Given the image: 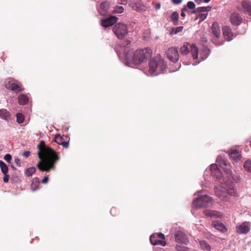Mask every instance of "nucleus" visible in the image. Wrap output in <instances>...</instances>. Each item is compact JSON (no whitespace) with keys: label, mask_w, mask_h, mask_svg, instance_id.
Instances as JSON below:
<instances>
[{"label":"nucleus","mask_w":251,"mask_h":251,"mask_svg":"<svg viewBox=\"0 0 251 251\" xmlns=\"http://www.w3.org/2000/svg\"><path fill=\"white\" fill-rule=\"evenodd\" d=\"M204 0V1L205 2L207 3V2H208L210 0Z\"/></svg>","instance_id":"51"},{"label":"nucleus","mask_w":251,"mask_h":251,"mask_svg":"<svg viewBox=\"0 0 251 251\" xmlns=\"http://www.w3.org/2000/svg\"><path fill=\"white\" fill-rule=\"evenodd\" d=\"M18 102L21 105H25L27 103L28 101V97L24 94H21L18 98Z\"/></svg>","instance_id":"25"},{"label":"nucleus","mask_w":251,"mask_h":251,"mask_svg":"<svg viewBox=\"0 0 251 251\" xmlns=\"http://www.w3.org/2000/svg\"><path fill=\"white\" fill-rule=\"evenodd\" d=\"M212 31L215 37V39H213V42L218 46L222 45L223 41L220 42L217 41V39H218L221 35V31L218 23H214L213 24L212 26Z\"/></svg>","instance_id":"11"},{"label":"nucleus","mask_w":251,"mask_h":251,"mask_svg":"<svg viewBox=\"0 0 251 251\" xmlns=\"http://www.w3.org/2000/svg\"><path fill=\"white\" fill-rule=\"evenodd\" d=\"M16 117H17V122L21 124L23 123L25 118L24 115L21 113H17L16 114Z\"/></svg>","instance_id":"33"},{"label":"nucleus","mask_w":251,"mask_h":251,"mask_svg":"<svg viewBox=\"0 0 251 251\" xmlns=\"http://www.w3.org/2000/svg\"><path fill=\"white\" fill-rule=\"evenodd\" d=\"M119 4L125 5L127 2V0H118Z\"/></svg>","instance_id":"42"},{"label":"nucleus","mask_w":251,"mask_h":251,"mask_svg":"<svg viewBox=\"0 0 251 251\" xmlns=\"http://www.w3.org/2000/svg\"><path fill=\"white\" fill-rule=\"evenodd\" d=\"M241 18L238 14L233 13L231 16V22L233 25H238L241 22Z\"/></svg>","instance_id":"23"},{"label":"nucleus","mask_w":251,"mask_h":251,"mask_svg":"<svg viewBox=\"0 0 251 251\" xmlns=\"http://www.w3.org/2000/svg\"><path fill=\"white\" fill-rule=\"evenodd\" d=\"M0 167L1 172L3 174H7L8 167L6 164L1 160H0Z\"/></svg>","instance_id":"28"},{"label":"nucleus","mask_w":251,"mask_h":251,"mask_svg":"<svg viewBox=\"0 0 251 251\" xmlns=\"http://www.w3.org/2000/svg\"><path fill=\"white\" fill-rule=\"evenodd\" d=\"M109 8V2L105 1L101 3L100 7L98 10L99 13L102 16H106L109 13L108 12Z\"/></svg>","instance_id":"16"},{"label":"nucleus","mask_w":251,"mask_h":251,"mask_svg":"<svg viewBox=\"0 0 251 251\" xmlns=\"http://www.w3.org/2000/svg\"><path fill=\"white\" fill-rule=\"evenodd\" d=\"M61 145H63L65 148H67L69 147V143L68 141H63Z\"/></svg>","instance_id":"41"},{"label":"nucleus","mask_w":251,"mask_h":251,"mask_svg":"<svg viewBox=\"0 0 251 251\" xmlns=\"http://www.w3.org/2000/svg\"><path fill=\"white\" fill-rule=\"evenodd\" d=\"M244 167L246 171L251 172V161L250 160L246 161L244 163Z\"/></svg>","instance_id":"31"},{"label":"nucleus","mask_w":251,"mask_h":251,"mask_svg":"<svg viewBox=\"0 0 251 251\" xmlns=\"http://www.w3.org/2000/svg\"><path fill=\"white\" fill-rule=\"evenodd\" d=\"M37 153L39 161L37 167L41 171L49 172L50 170H54V165L59 160V157L52 149L45 146V143L42 141L38 145Z\"/></svg>","instance_id":"2"},{"label":"nucleus","mask_w":251,"mask_h":251,"mask_svg":"<svg viewBox=\"0 0 251 251\" xmlns=\"http://www.w3.org/2000/svg\"><path fill=\"white\" fill-rule=\"evenodd\" d=\"M243 11L245 13L251 15V1L245 0L241 3Z\"/></svg>","instance_id":"18"},{"label":"nucleus","mask_w":251,"mask_h":251,"mask_svg":"<svg viewBox=\"0 0 251 251\" xmlns=\"http://www.w3.org/2000/svg\"><path fill=\"white\" fill-rule=\"evenodd\" d=\"M187 6L186 5H184L182 9V11L184 12L187 10Z\"/></svg>","instance_id":"49"},{"label":"nucleus","mask_w":251,"mask_h":251,"mask_svg":"<svg viewBox=\"0 0 251 251\" xmlns=\"http://www.w3.org/2000/svg\"><path fill=\"white\" fill-rule=\"evenodd\" d=\"M4 176L3 177V181L4 182H7L8 181V180H9V175H7V174H4Z\"/></svg>","instance_id":"40"},{"label":"nucleus","mask_w":251,"mask_h":251,"mask_svg":"<svg viewBox=\"0 0 251 251\" xmlns=\"http://www.w3.org/2000/svg\"><path fill=\"white\" fill-rule=\"evenodd\" d=\"M4 159L7 162H10V160H11V155L10 154H6L4 156Z\"/></svg>","instance_id":"39"},{"label":"nucleus","mask_w":251,"mask_h":251,"mask_svg":"<svg viewBox=\"0 0 251 251\" xmlns=\"http://www.w3.org/2000/svg\"><path fill=\"white\" fill-rule=\"evenodd\" d=\"M124 9L122 6H117L114 8L113 11L114 13L120 14L124 12Z\"/></svg>","instance_id":"32"},{"label":"nucleus","mask_w":251,"mask_h":251,"mask_svg":"<svg viewBox=\"0 0 251 251\" xmlns=\"http://www.w3.org/2000/svg\"><path fill=\"white\" fill-rule=\"evenodd\" d=\"M175 237L176 240L178 242H180L186 245L189 242L187 235L181 231H176Z\"/></svg>","instance_id":"14"},{"label":"nucleus","mask_w":251,"mask_h":251,"mask_svg":"<svg viewBox=\"0 0 251 251\" xmlns=\"http://www.w3.org/2000/svg\"><path fill=\"white\" fill-rule=\"evenodd\" d=\"M172 1L174 4L178 5L182 2V0H172Z\"/></svg>","instance_id":"45"},{"label":"nucleus","mask_w":251,"mask_h":251,"mask_svg":"<svg viewBox=\"0 0 251 251\" xmlns=\"http://www.w3.org/2000/svg\"><path fill=\"white\" fill-rule=\"evenodd\" d=\"M63 142V138L61 136L58 135L56 136L55 137V142L57 143L58 144L61 145V143Z\"/></svg>","instance_id":"37"},{"label":"nucleus","mask_w":251,"mask_h":251,"mask_svg":"<svg viewBox=\"0 0 251 251\" xmlns=\"http://www.w3.org/2000/svg\"><path fill=\"white\" fill-rule=\"evenodd\" d=\"M113 31L119 39L124 38L128 32L127 25L121 23L115 25Z\"/></svg>","instance_id":"8"},{"label":"nucleus","mask_w":251,"mask_h":251,"mask_svg":"<svg viewBox=\"0 0 251 251\" xmlns=\"http://www.w3.org/2000/svg\"><path fill=\"white\" fill-rule=\"evenodd\" d=\"M155 8L156 9V10H158L161 7V5L159 3H157L155 4Z\"/></svg>","instance_id":"47"},{"label":"nucleus","mask_w":251,"mask_h":251,"mask_svg":"<svg viewBox=\"0 0 251 251\" xmlns=\"http://www.w3.org/2000/svg\"><path fill=\"white\" fill-rule=\"evenodd\" d=\"M203 213L205 216L212 218H219L222 216V214L218 212L209 210H205Z\"/></svg>","instance_id":"22"},{"label":"nucleus","mask_w":251,"mask_h":251,"mask_svg":"<svg viewBox=\"0 0 251 251\" xmlns=\"http://www.w3.org/2000/svg\"><path fill=\"white\" fill-rule=\"evenodd\" d=\"M36 171L35 167H30L26 169L25 174L27 176H31Z\"/></svg>","instance_id":"34"},{"label":"nucleus","mask_w":251,"mask_h":251,"mask_svg":"<svg viewBox=\"0 0 251 251\" xmlns=\"http://www.w3.org/2000/svg\"><path fill=\"white\" fill-rule=\"evenodd\" d=\"M211 7L210 6L207 7H201L197 8V10L199 12H208L210 11Z\"/></svg>","instance_id":"36"},{"label":"nucleus","mask_w":251,"mask_h":251,"mask_svg":"<svg viewBox=\"0 0 251 251\" xmlns=\"http://www.w3.org/2000/svg\"><path fill=\"white\" fill-rule=\"evenodd\" d=\"M30 153V152L29 151H25L23 153V155L27 158L29 156Z\"/></svg>","instance_id":"44"},{"label":"nucleus","mask_w":251,"mask_h":251,"mask_svg":"<svg viewBox=\"0 0 251 251\" xmlns=\"http://www.w3.org/2000/svg\"><path fill=\"white\" fill-rule=\"evenodd\" d=\"M213 205L212 199L207 195H202L196 198L193 202V208L211 207Z\"/></svg>","instance_id":"6"},{"label":"nucleus","mask_w":251,"mask_h":251,"mask_svg":"<svg viewBox=\"0 0 251 251\" xmlns=\"http://www.w3.org/2000/svg\"><path fill=\"white\" fill-rule=\"evenodd\" d=\"M150 241L153 245H161L165 246L166 245L165 241V236L162 233H154L150 237Z\"/></svg>","instance_id":"9"},{"label":"nucleus","mask_w":251,"mask_h":251,"mask_svg":"<svg viewBox=\"0 0 251 251\" xmlns=\"http://www.w3.org/2000/svg\"><path fill=\"white\" fill-rule=\"evenodd\" d=\"M212 226L216 230L224 232L226 230L224 225L218 221H213L212 224Z\"/></svg>","instance_id":"21"},{"label":"nucleus","mask_w":251,"mask_h":251,"mask_svg":"<svg viewBox=\"0 0 251 251\" xmlns=\"http://www.w3.org/2000/svg\"><path fill=\"white\" fill-rule=\"evenodd\" d=\"M181 16L182 17H185V14L184 12L182 11V12L181 13Z\"/></svg>","instance_id":"50"},{"label":"nucleus","mask_w":251,"mask_h":251,"mask_svg":"<svg viewBox=\"0 0 251 251\" xmlns=\"http://www.w3.org/2000/svg\"><path fill=\"white\" fill-rule=\"evenodd\" d=\"M199 203H203V202H202V201H200V202H199Z\"/></svg>","instance_id":"52"},{"label":"nucleus","mask_w":251,"mask_h":251,"mask_svg":"<svg viewBox=\"0 0 251 251\" xmlns=\"http://www.w3.org/2000/svg\"><path fill=\"white\" fill-rule=\"evenodd\" d=\"M183 29L182 26H178L176 27L173 28L172 29V31L171 32V34H176L178 32H180L182 31Z\"/></svg>","instance_id":"35"},{"label":"nucleus","mask_w":251,"mask_h":251,"mask_svg":"<svg viewBox=\"0 0 251 251\" xmlns=\"http://www.w3.org/2000/svg\"><path fill=\"white\" fill-rule=\"evenodd\" d=\"M228 154L230 156V158L236 162L239 161L241 158L240 153L236 149H231L228 152Z\"/></svg>","instance_id":"19"},{"label":"nucleus","mask_w":251,"mask_h":251,"mask_svg":"<svg viewBox=\"0 0 251 251\" xmlns=\"http://www.w3.org/2000/svg\"><path fill=\"white\" fill-rule=\"evenodd\" d=\"M223 33L226 40L228 41L231 40L234 37V35L231 31V28L228 26H224L223 28Z\"/></svg>","instance_id":"17"},{"label":"nucleus","mask_w":251,"mask_h":251,"mask_svg":"<svg viewBox=\"0 0 251 251\" xmlns=\"http://www.w3.org/2000/svg\"><path fill=\"white\" fill-rule=\"evenodd\" d=\"M10 114L7 110L5 109H0V117L6 121L10 119Z\"/></svg>","instance_id":"24"},{"label":"nucleus","mask_w":251,"mask_h":251,"mask_svg":"<svg viewBox=\"0 0 251 251\" xmlns=\"http://www.w3.org/2000/svg\"><path fill=\"white\" fill-rule=\"evenodd\" d=\"M149 67L150 75H156L163 73L166 70L167 65L163 59L157 58L151 60Z\"/></svg>","instance_id":"5"},{"label":"nucleus","mask_w":251,"mask_h":251,"mask_svg":"<svg viewBox=\"0 0 251 251\" xmlns=\"http://www.w3.org/2000/svg\"><path fill=\"white\" fill-rule=\"evenodd\" d=\"M210 172L211 176L220 183L222 185L219 187L216 186L214 189L215 193L222 201H226L229 198L234 195L235 190L234 189L235 180L232 177L229 178L228 180H225L222 177V173L217 164H212L209 169H206L205 173Z\"/></svg>","instance_id":"1"},{"label":"nucleus","mask_w":251,"mask_h":251,"mask_svg":"<svg viewBox=\"0 0 251 251\" xmlns=\"http://www.w3.org/2000/svg\"><path fill=\"white\" fill-rule=\"evenodd\" d=\"M168 58L173 62H176L179 59V55L177 49L175 48H170L167 51Z\"/></svg>","instance_id":"13"},{"label":"nucleus","mask_w":251,"mask_h":251,"mask_svg":"<svg viewBox=\"0 0 251 251\" xmlns=\"http://www.w3.org/2000/svg\"><path fill=\"white\" fill-rule=\"evenodd\" d=\"M178 13L176 11L174 12L171 15V20L176 25H178Z\"/></svg>","instance_id":"27"},{"label":"nucleus","mask_w":251,"mask_h":251,"mask_svg":"<svg viewBox=\"0 0 251 251\" xmlns=\"http://www.w3.org/2000/svg\"><path fill=\"white\" fill-rule=\"evenodd\" d=\"M38 178H35L33 179L31 184V189L33 191H35L36 190L38 189L39 183L38 182Z\"/></svg>","instance_id":"29"},{"label":"nucleus","mask_w":251,"mask_h":251,"mask_svg":"<svg viewBox=\"0 0 251 251\" xmlns=\"http://www.w3.org/2000/svg\"><path fill=\"white\" fill-rule=\"evenodd\" d=\"M187 6L190 9H193L195 8L196 5L194 2L189 1L187 3Z\"/></svg>","instance_id":"38"},{"label":"nucleus","mask_w":251,"mask_h":251,"mask_svg":"<svg viewBox=\"0 0 251 251\" xmlns=\"http://www.w3.org/2000/svg\"><path fill=\"white\" fill-rule=\"evenodd\" d=\"M48 176H46L42 179V182L43 183H46L48 182Z\"/></svg>","instance_id":"46"},{"label":"nucleus","mask_w":251,"mask_h":251,"mask_svg":"<svg viewBox=\"0 0 251 251\" xmlns=\"http://www.w3.org/2000/svg\"><path fill=\"white\" fill-rule=\"evenodd\" d=\"M6 88L18 93L23 90L22 84L18 81L12 78L8 79L5 84Z\"/></svg>","instance_id":"10"},{"label":"nucleus","mask_w":251,"mask_h":251,"mask_svg":"<svg viewBox=\"0 0 251 251\" xmlns=\"http://www.w3.org/2000/svg\"><path fill=\"white\" fill-rule=\"evenodd\" d=\"M206 16H207L206 14H201V18L202 20H204L206 18Z\"/></svg>","instance_id":"48"},{"label":"nucleus","mask_w":251,"mask_h":251,"mask_svg":"<svg viewBox=\"0 0 251 251\" xmlns=\"http://www.w3.org/2000/svg\"><path fill=\"white\" fill-rule=\"evenodd\" d=\"M216 162L227 175L226 178H225L223 177V175L222 174V177L223 178H224L225 180H228L229 178L231 177L233 178L232 176L231 166L226 159L223 158L222 156H218L216 159Z\"/></svg>","instance_id":"7"},{"label":"nucleus","mask_w":251,"mask_h":251,"mask_svg":"<svg viewBox=\"0 0 251 251\" xmlns=\"http://www.w3.org/2000/svg\"><path fill=\"white\" fill-rule=\"evenodd\" d=\"M130 43V41H126L125 43H124V45L122 46H121L118 48H116V51L117 52V53L120 58V59L122 60L124 59V52L125 50L124 49L125 48H126L127 50H126V53H129L131 51L129 49V47L128 45Z\"/></svg>","instance_id":"12"},{"label":"nucleus","mask_w":251,"mask_h":251,"mask_svg":"<svg viewBox=\"0 0 251 251\" xmlns=\"http://www.w3.org/2000/svg\"><path fill=\"white\" fill-rule=\"evenodd\" d=\"M250 226L249 224L247 223H244L242 224L237 226V230L238 232L242 233V234H246L250 230Z\"/></svg>","instance_id":"20"},{"label":"nucleus","mask_w":251,"mask_h":251,"mask_svg":"<svg viewBox=\"0 0 251 251\" xmlns=\"http://www.w3.org/2000/svg\"><path fill=\"white\" fill-rule=\"evenodd\" d=\"M15 163L19 166H20L21 165V161L20 159L18 158H16L15 159Z\"/></svg>","instance_id":"43"},{"label":"nucleus","mask_w":251,"mask_h":251,"mask_svg":"<svg viewBox=\"0 0 251 251\" xmlns=\"http://www.w3.org/2000/svg\"><path fill=\"white\" fill-rule=\"evenodd\" d=\"M176 249L177 251H190L189 249L179 244H176Z\"/></svg>","instance_id":"30"},{"label":"nucleus","mask_w":251,"mask_h":251,"mask_svg":"<svg viewBox=\"0 0 251 251\" xmlns=\"http://www.w3.org/2000/svg\"><path fill=\"white\" fill-rule=\"evenodd\" d=\"M180 50L183 55H187L189 52H191L193 59L197 60L196 63H193L194 65L205 60L208 57L209 52V50L206 49L199 51L195 45L187 42L184 43L180 48Z\"/></svg>","instance_id":"4"},{"label":"nucleus","mask_w":251,"mask_h":251,"mask_svg":"<svg viewBox=\"0 0 251 251\" xmlns=\"http://www.w3.org/2000/svg\"><path fill=\"white\" fill-rule=\"evenodd\" d=\"M118 18L116 16H111L108 18L101 20V25L102 26L107 27L115 24Z\"/></svg>","instance_id":"15"},{"label":"nucleus","mask_w":251,"mask_h":251,"mask_svg":"<svg viewBox=\"0 0 251 251\" xmlns=\"http://www.w3.org/2000/svg\"><path fill=\"white\" fill-rule=\"evenodd\" d=\"M126 48L124 49V59L126 61L125 64L131 67L141 64L145 58L150 57L152 54L151 50L148 48L137 50L133 54L131 51L129 53H126Z\"/></svg>","instance_id":"3"},{"label":"nucleus","mask_w":251,"mask_h":251,"mask_svg":"<svg viewBox=\"0 0 251 251\" xmlns=\"http://www.w3.org/2000/svg\"><path fill=\"white\" fill-rule=\"evenodd\" d=\"M199 242L201 248L202 250L206 251H210L211 250V246L206 241L204 240H200Z\"/></svg>","instance_id":"26"}]
</instances>
